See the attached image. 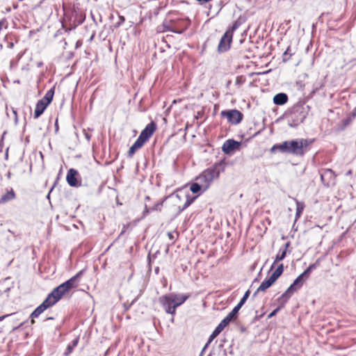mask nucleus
Here are the masks:
<instances>
[{
	"label": "nucleus",
	"mask_w": 356,
	"mask_h": 356,
	"mask_svg": "<svg viewBox=\"0 0 356 356\" xmlns=\"http://www.w3.org/2000/svg\"><path fill=\"white\" fill-rule=\"evenodd\" d=\"M82 275L83 270H80L68 280L54 289L45 300L31 313V324L35 323V318H38L46 309L56 304L63 296L67 295L72 289L76 288L79 284Z\"/></svg>",
	"instance_id": "1"
},
{
	"label": "nucleus",
	"mask_w": 356,
	"mask_h": 356,
	"mask_svg": "<svg viewBox=\"0 0 356 356\" xmlns=\"http://www.w3.org/2000/svg\"><path fill=\"white\" fill-rule=\"evenodd\" d=\"M313 140L309 139L293 140L291 141H284L281 144L274 145L270 152H274L278 149L281 152L292 154L294 155L303 156L309 146L312 145Z\"/></svg>",
	"instance_id": "2"
},
{
	"label": "nucleus",
	"mask_w": 356,
	"mask_h": 356,
	"mask_svg": "<svg viewBox=\"0 0 356 356\" xmlns=\"http://www.w3.org/2000/svg\"><path fill=\"white\" fill-rule=\"evenodd\" d=\"M227 162L225 159L214 163L211 167L204 170L197 179L202 184L204 191L207 190L215 179L218 178L220 174L225 170Z\"/></svg>",
	"instance_id": "3"
},
{
	"label": "nucleus",
	"mask_w": 356,
	"mask_h": 356,
	"mask_svg": "<svg viewBox=\"0 0 356 356\" xmlns=\"http://www.w3.org/2000/svg\"><path fill=\"white\" fill-rule=\"evenodd\" d=\"M156 130V124L152 122L147 124L145 128L141 131L136 142L131 146L128 151V156H132L136 152L140 149L152 136Z\"/></svg>",
	"instance_id": "4"
},
{
	"label": "nucleus",
	"mask_w": 356,
	"mask_h": 356,
	"mask_svg": "<svg viewBox=\"0 0 356 356\" xmlns=\"http://www.w3.org/2000/svg\"><path fill=\"white\" fill-rule=\"evenodd\" d=\"M191 24V21L188 18L179 17L177 16L165 19L163 23V31H172L177 33H181Z\"/></svg>",
	"instance_id": "5"
},
{
	"label": "nucleus",
	"mask_w": 356,
	"mask_h": 356,
	"mask_svg": "<svg viewBox=\"0 0 356 356\" xmlns=\"http://www.w3.org/2000/svg\"><path fill=\"white\" fill-rule=\"evenodd\" d=\"M309 278L304 273H301L293 282L292 284L286 289V291L281 296L282 305L286 303L291 296L298 289H300L305 282Z\"/></svg>",
	"instance_id": "6"
},
{
	"label": "nucleus",
	"mask_w": 356,
	"mask_h": 356,
	"mask_svg": "<svg viewBox=\"0 0 356 356\" xmlns=\"http://www.w3.org/2000/svg\"><path fill=\"white\" fill-rule=\"evenodd\" d=\"M54 87L49 90L44 96L37 102L34 111V118H38L51 102L54 95Z\"/></svg>",
	"instance_id": "7"
},
{
	"label": "nucleus",
	"mask_w": 356,
	"mask_h": 356,
	"mask_svg": "<svg viewBox=\"0 0 356 356\" xmlns=\"http://www.w3.org/2000/svg\"><path fill=\"white\" fill-rule=\"evenodd\" d=\"M284 271V265L280 264L273 273L264 280L257 289V291L265 292L267 289L270 287L282 275Z\"/></svg>",
	"instance_id": "8"
},
{
	"label": "nucleus",
	"mask_w": 356,
	"mask_h": 356,
	"mask_svg": "<svg viewBox=\"0 0 356 356\" xmlns=\"http://www.w3.org/2000/svg\"><path fill=\"white\" fill-rule=\"evenodd\" d=\"M237 27V24L235 23L231 28L228 29L222 36L218 46V50L219 52H225L230 49L233 38V33Z\"/></svg>",
	"instance_id": "9"
},
{
	"label": "nucleus",
	"mask_w": 356,
	"mask_h": 356,
	"mask_svg": "<svg viewBox=\"0 0 356 356\" xmlns=\"http://www.w3.org/2000/svg\"><path fill=\"white\" fill-rule=\"evenodd\" d=\"M220 115L223 118H226L228 122L232 124H238L241 123L243 119V113L236 109L222 111Z\"/></svg>",
	"instance_id": "10"
},
{
	"label": "nucleus",
	"mask_w": 356,
	"mask_h": 356,
	"mask_svg": "<svg viewBox=\"0 0 356 356\" xmlns=\"http://www.w3.org/2000/svg\"><path fill=\"white\" fill-rule=\"evenodd\" d=\"M290 115L291 118H294L297 122H303L307 117L304 105L301 103L295 104L290 111Z\"/></svg>",
	"instance_id": "11"
},
{
	"label": "nucleus",
	"mask_w": 356,
	"mask_h": 356,
	"mask_svg": "<svg viewBox=\"0 0 356 356\" xmlns=\"http://www.w3.org/2000/svg\"><path fill=\"white\" fill-rule=\"evenodd\" d=\"M160 304L163 307L166 313L175 315V309L173 306V300H171V296L169 295H163L159 298V300Z\"/></svg>",
	"instance_id": "12"
},
{
	"label": "nucleus",
	"mask_w": 356,
	"mask_h": 356,
	"mask_svg": "<svg viewBox=\"0 0 356 356\" xmlns=\"http://www.w3.org/2000/svg\"><path fill=\"white\" fill-rule=\"evenodd\" d=\"M337 175L331 169H324L321 174V179L326 186H333L335 184Z\"/></svg>",
	"instance_id": "13"
},
{
	"label": "nucleus",
	"mask_w": 356,
	"mask_h": 356,
	"mask_svg": "<svg viewBox=\"0 0 356 356\" xmlns=\"http://www.w3.org/2000/svg\"><path fill=\"white\" fill-rule=\"evenodd\" d=\"M241 142H238L234 139L227 140L222 146V152L226 154H231L236 150H239Z\"/></svg>",
	"instance_id": "14"
},
{
	"label": "nucleus",
	"mask_w": 356,
	"mask_h": 356,
	"mask_svg": "<svg viewBox=\"0 0 356 356\" xmlns=\"http://www.w3.org/2000/svg\"><path fill=\"white\" fill-rule=\"evenodd\" d=\"M79 172L74 168H70L67 173L66 180L67 184L72 187H77L81 186V181H79L77 177Z\"/></svg>",
	"instance_id": "15"
},
{
	"label": "nucleus",
	"mask_w": 356,
	"mask_h": 356,
	"mask_svg": "<svg viewBox=\"0 0 356 356\" xmlns=\"http://www.w3.org/2000/svg\"><path fill=\"white\" fill-rule=\"evenodd\" d=\"M196 197H191L188 193L184 194H176L175 196V199L177 200H181V199H184L185 202L182 205L178 206V209L179 211H182L186 209L188 207H189L195 200Z\"/></svg>",
	"instance_id": "16"
},
{
	"label": "nucleus",
	"mask_w": 356,
	"mask_h": 356,
	"mask_svg": "<svg viewBox=\"0 0 356 356\" xmlns=\"http://www.w3.org/2000/svg\"><path fill=\"white\" fill-rule=\"evenodd\" d=\"M171 296V300H173V306L175 307V309L181 305L186 300L190 298L189 294H176L172 293L170 294Z\"/></svg>",
	"instance_id": "17"
},
{
	"label": "nucleus",
	"mask_w": 356,
	"mask_h": 356,
	"mask_svg": "<svg viewBox=\"0 0 356 356\" xmlns=\"http://www.w3.org/2000/svg\"><path fill=\"white\" fill-rule=\"evenodd\" d=\"M16 198V194L13 188H6L5 193L0 197V205L4 204Z\"/></svg>",
	"instance_id": "18"
},
{
	"label": "nucleus",
	"mask_w": 356,
	"mask_h": 356,
	"mask_svg": "<svg viewBox=\"0 0 356 356\" xmlns=\"http://www.w3.org/2000/svg\"><path fill=\"white\" fill-rule=\"evenodd\" d=\"M289 245L290 242H287L285 243L284 248L280 250L279 253L275 257V261L271 266V268H273L277 263L280 262V261L283 260L285 258L286 251Z\"/></svg>",
	"instance_id": "19"
},
{
	"label": "nucleus",
	"mask_w": 356,
	"mask_h": 356,
	"mask_svg": "<svg viewBox=\"0 0 356 356\" xmlns=\"http://www.w3.org/2000/svg\"><path fill=\"white\" fill-rule=\"evenodd\" d=\"M288 101V96L285 93H278L273 97V102L276 105H284Z\"/></svg>",
	"instance_id": "20"
},
{
	"label": "nucleus",
	"mask_w": 356,
	"mask_h": 356,
	"mask_svg": "<svg viewBox=\"0 0 356 356\" xmlns=\"http://www.w3.org/2000/svg\"><path fill=\"white\" fill-rule=\"evenodd\" d=\"M79 343V339H75L74 341H72V343L68 345L66 349V352L64 353L65 356L69 355L70 353H72L74 348L77 346Z\"/></svg>",
	"instance_id": "21"
},
{
	"label": "nucleus",
	"mask_w": 356,
	"mask_h": 356,
	"mask_svg": "<svg viewBox=\"0 0 356 356\" xmlns=\"http://www.w3.org/2000/svg\"><path fill=\"white\" fill-rule=\"evenodd\" d=\"M320 265L319 260H316L315 263L312 264L309 267L303 272L307 277H309L310 273L314 269H316Z\"/></svg>",
	"instance_id": "22"
},
{
	"label": "nucleus",
	"mask_w": 356,
	"mask_h": 356,
	"mask_svg": "<svg viewBox=\"0 0 356 356\" xmlns=\"http://www.w3.org/2000/svg\"><path fill=\"white\" fill-rule=\"evenodd\" d=\"M230 322L231 321L225 316L218 325L217 327L221 331H222L224 328L229 324Z\"/></svg>",
	"instance_id": "23"
},
{
	"label": "nucleus",
	"mask_w": 356,
	"mask_h": 356,
	"mask_svg": "<svg viewBox=\"0 0 356 356\" xmlns=\"http://www.w3.org/2000/svg\"><path fill=\"white\" fill-rule=\"evenodd\" d=\"M222 331L219 330L217 327L213 330V332L211 333V334L209 337V339L208 340L207 343L206 344V347L212 342V341L217 337V336Z\"/></svg>",
	"instance_id": "24"
},
{
	"label": "nucleus",
	"mask_w": 356,
	"mask_h": 356,
	"mask_svg": "<svg viewBox=\"0 0 356 356\" xmlns=\"http://www.w3.org/2000/svg\"><path fill=\"white\" fill-rule=\"evenodd\" d=\"M240 309H238L236 306L229 312L226 317L228 318L231 321L235 318H236L237 314Z\"/></svg>",
	"instance_id": "25"
},
{
	"label": "nucleus",
	"mask_w": 356,
	"mask_h": 356,
	"mask_svg": "<svg viewBox=\"0 0 356 356\" xmlns=\"http://www.w3.org/2000/svg\"><path fill=\"white\" fill-rule=\"evenodd\" d=\"M202 188V184L199 183H193L191 185L190 189L193 193H198Z\"/></svg>",
	"instance_id": "26"
},
{
	"label": "nucleus",
	"mask_w": 356,
	"mask_h": 356,
	"mask_svg": "<svg viewBox=\"0 0 356 356\" xmlns=\"http://www.w3.org/2000/svg\"><path fill=\"white\" fill-rule=\"evenodd\" d=\"M246 81V78L243 75H240L236 76V81H235V85L238 87H240L243 83H245Z\"/></svg>",
	"instance_id": "27"
},
{
	"label": "nucleus",
	"mask_w": 356,
	"mask_h": 356,
	"mask_svg": "<svg viewBox=\"0 0 356 356\" xmlns=\"http://www.w3.org/2000/svg\"><path fill=\"white\" fill-rule=\"evenodd\" d=\"M161 207H162V202H157L152 207L147 208L146 207V211H147V212H149L152 211H161Z\"/></svg>",
	"instance_id": "28"
},
{
	"label": "nucleus",
	"mask_w": 356,
	"mask_h": 356,
	"mask_svg": "<svg viewBox=\"0 0 356 356\" xmlns=\"http://www.w3.org/2000/svg\"><path fill=\"white\" fill-rule=\"evenodd\" d=\"M304 209V205L302 203H300L299 202H297V209H296V216L298 217H300L301 215L302 210Z\"/></svg>",
	"instance_id": "29"
},
{
	"label": "nucleus",
	"mask_w": 356,
	"mask_h": 356,
	"mask_svg": "<svg viewBox=\"0 0 356 356\" xmlns=\"http://www.w3.org/2000/svg\"><path fill=\"white\" fill-rule=\"evenodd\" d=\"M280 309V307H278L275 309H274L271 313H270L268 316V318H270L273 316H275L278 311Z\"/></svg>",
	"instance_id": "30"
},
{
	"label": "nucleus",
	"mask_w": 356,
	"mask_h": 356,
	"mask_svg": "<svg viewBox=\"0 0 356 356\" xmlns=\"http://www.w3.org/2000/svg\"><path fill=\"white\" fill-rule=\"evenodd\" d=\"M245 298H241V300L239 301V302L237 304L236 307L238 308V309H241V307L245 304Z\"/></svg>",
	"instance_id": "31"
},
{
	"label": "nucleus",
	"mask_w": 356,
	"mask_h": 356,
	"mask_svg": "<svg viewBox=\"0 0 356 356\" xmlns=\"http://www.w3.org/2000/svg\"><path fill=\"white\" fill-rule=\"evenodd\" d=\"M249 296H250V291H247L245 293V294H244V296H243V298H245V300H247V299L248 298Z\"/></svg>",
	"instance_id": "32"
},
{
	"label": "nucleus",
	"mask_w": 356,
	"mask_h": 356,
	"mask_svg": "<svg viewBox=\"0 0 356 356\" xmlns=\"http://www.w3.org/2000/svg\"><path fill=\"white\" fill-rule=\"evenodd\" d=\"M351 115L353 118H355L356 116V108L353 110Z\"/></svg>",
	"instance_id": "33"
},
{
	"label": "nucleus",
	"mask_w": 356,
	"mask_h": 356,
	"mask_svg": "<svg viewBox=\"0 0 356 356\" xmlns=\"http://www.w3.org/2000/svg\"><path fill=\"white\" fill-rule=\"evenodd\" d=\"M290 50V47H288L285 52L284 53V55H286L289 54V51Z\"/></svg>",
	"instance_id": "34"
},
{
	"label": "nucleus",
	"mask_w": 356,
	"mask_h": 356,
	"mask_svg": "<svg viewBox=\"0 0 356 356\" xmlns=\"http://www.w3.org/2000/svg\"><path fill=\"white\" fill-rule=\"evenodd\" d=\"M8 316H9V314L0 316V321H3L6 317H7Z\"/></svg>",
	"instance_id": "35"
},
{
	"label": "nucleus",
	"mask_w": 356,
	"mask_h": 356,
	"mask_svg": "<svg viewBox=\"0 0 356 356\" xmlns=\"http://www.w3.org/2000/svg\"><path fill=\"white\" fill-rule=\"evenodd\" d=\"M120 20H121V22H123L124 21V17H122V16H121V17H120Z\"/></svg>",
	"instance_id": "36"
},
{
	"label": "nucleus",
	"mask_w": 356,
	"mask_h": 356,
	"mask_svg": "<svg viewBox=\"0 0 356 356\" xmlns=\"http://www.w3.org/2000/svg\"><path fill=\"white\" fill-rule=\"evenodd\" d=\"M168 236H169V237H170V238H172L173 237V236H172V234H170V233H169V234H168Z\"/></svg>",
	"instance_id": "37"
},
{
	"label": "nucleus",
	"mask_w": 356,
	"mask_h": 356,
	"mask_svg": "<svg viewBox=\"0 0 356 356\" xmlns=\"http://www.w3.org/2000/svg\"><path fill=\"white\" fill-rule=\"evenodd\" d=\"M173 103H174V104L177 103V100H174V101H173Z\"/></svg>",
	"instance_id": "38"
},
{
	"label": "nucleus",
	"mask_w": 356,
	"mask_h": 356,
	"mask_svg": "<svg viewBox=\"0 0 356 356\" xmlns=\"http://www.w3.org/2000/svg\"><path fill=\"white\" fill-rule=\"evenodd\" d=\"M86 137H87V138H88V139H89V138H90V137L88 136V135H86Z\"/></svg>",
	"instance_id": "39"
},
{
	"label": "nucleus",
	"mask_w": 356,
	"mask_h": 356,
	"mask_svg": "<svg viewBox=\"0 0 356 356\" xmlns=\"http://www.w3.org/2000/svg\"><path fill=\"white\" fill-rule=\"evenodd\" d=\"M124 232V230H122L121 232V234H122Z\"/></svg>",
	"instance_id": "40"
}]
</instances>
